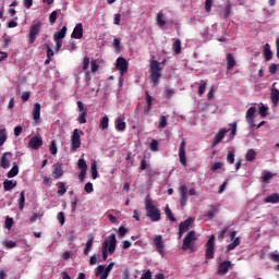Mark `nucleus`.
<instances>
[{"label":"nucleus","mask_w":279,"mask_h":279,"mask_svg":"<svg viewBox=\"0 0 279 279\" xmlns=\"http://www.w3.org/2000/svg\"><path fill=\"white\" fill-rule=\"evenodd\" d=\"M45 47L47 49V58H51L52 56H54L53 49H51L49 44H45Z\"/></svg>","instance_id":"nucleus-59"},{"label":"nucleus","mask_w":279,"mask_h":279,"mask_svg":"<svg viewBox=\"0 0 279 279\" xmlns=\"http://www.w3.org/2000/svg\"><path fill=\"white\" fill-rule=\"evenodd\" d=\"M150 151H158V142L156 140L150 142Z\"/></svg>","instance_id":"nucleus-57"},{"label":"nucleus","mask_w":279,"mask_h":279,"mask_svg":"<svg viewBox=\"0 0 279 279\" xmlns=\"http://www.w3.org/2000/svg\"><path fill=\"white\" fill-rule=\"evenodd\" d=\"M227 60V71H232L234 66H236V59H234V54L228 53L226 57Z\"/></svg>","instance_id":"nucleus-22"},{"label":"nucleus","mask_w":279,"mask_h":279,"mask_svg":"<svg viewBox=\"0 0 279 279\" xmlns=\"http://www.w3.org/2000/svg\"><path fill=\"white\" fill-rule=\"evenodd\" d=\"M108 239L109 241L105 240L102 242V247H101L102 260H108V253L114 254V252L117 251V235L112 233L108 236Z\"/></svg>","instance_id":"nucleus-2"},{"label":"nucleus","mask_w":279,"mask_h":279,"mask_svg":"<svg viewBox=\"0 0 279 279\" xmlns=\"http://www.w3.org/2000/svg\"><path fill=\"white\" fill-rule=\"evenodd\" d=\"M180 193V206L184 208L186 206V197L189 196V187L186 185H181L179 187Z\"/></svg>","instance_id":"nucleus-12"},{"label":"nucleus","mask_w":279,"mask_h":279,"mask_svg":"<svg viewBox=\"0 0 279 279\" xmlns=\"http://www.w3.org/2000/svg\"><path fill=\"white\" fill-rule=\"evenodd\" d=\"M140 279H151V270L144 271Z\"/></svg>","instance_id":"nucleus-64"},{"label":"nucleus","mask_w":279,"mask_h":279,"mask_svg":"<svg viewBox=\"0 0 279 279\" xmlns=\"http://www.w3.org/2000/svg\"><path fill=\"white\" fill-rule=\"evenodd\" d=\"M153 244L162 258L165 256V242L162 241V235H156L153 240Z\"/></svg>","instance_id":"nucleus-10"},{"label":"nucleus","mask_w":279,"mask_h":279,"mask_svg":"<svg viewBox=\"0 0 279 279\" xmlns=\"http://www.w3.org/2000/svg\"><path fill=\"white\" fill-rule=\"evenodd\" d=\"M109 123H110V119L108 118V116L102 117L99 122V129L102 131L108 130Z\"/></svg>","instance_id":"nucleus-31"},{"label":"nucleus","mask_w":279,"mask_h":279,"mask_svg":"<svg viewBox=\"0 0 279 279\" xmlns=\"http://www.w3.org/2000/svg\"><path fill=\"white\" fill-rule=\"evenodd\" d=\"M116 66L120 71L121 75H125V73H128V60H125V58H118Z\"/></svg>","instance_id":"nucleus-15"},{"label":"nucleus","mask_w":279,"mask_h":279,"mask_svg":"<svg viewBox=\"0 0 279 279\" xmlns=\"http://www.w3.org/2000/svg\"><path fill=\"white\" fill-rule=\"evenodd\" d=\"M5 156H12V153H4L0 160V167L2 169H10V159L5 158Z\"/></svg>","instance_id":"nucleus-27"},{"label":"nucleus","mask_w":279,"mask_h":279,"mask_svg":"<svg viewBox=\"0 0 279 279\" xmlns=\"http://www.w3.org/2000/svg\"><path fill=\"white\" fill-rule=\"evenodd\" d=\"M205 258L206 260L215 258V234H211L206 243Z\"/></svg>","instance_id":"nucleus-7"},{"label":"nucleus","mask_w":279,"mask_h":279,"mask_svg":"<svg viewBox=\"0 0 279 279\" xmlns=\"http://www.w3.org/2000/svg\"><path fill=\"white\" fill-rule=\"evenodd\" d=\"M5 141H8V135L5 134V129L0 130V147H3L5 144Z\"/></svg>","instance_id":"nucleus-43"},{"label":"nucleus","mask_w":279,"mask_h":279,"mask_svg":"<svg viewBox=\"0 0 279 279\" xmlns=\"http://www.w3.org/2000/svg\"><path fill=\"white\" fill-rule=\"evenodd\" d=\"M179 160L182 167H186V140H182L179 146Z\"/></svg>","instance_id":"nucleus-9"},{"label":"nucleus","mask_w":279,"mask_h":279,"mask_svg":"<svg viewBox=\"0 0 279 279\" xmlns=\"http://www.w3.org/2000/svg\"><path fill=\"white\" fill-rule=\"evenodd\" d=\"M14 225V219L12 218H7L5 219V228L7 230H12V226Z\"/></svg>","instance_id":"nucleus-55"},{"label":"nucleus","mask_w":279,"mask_h":279,"mask_svg":"<svg viewBox=\"0 0 279 279\" xmlns=\"http://www.w3.org/2000/svg\"><path fill=\"white\" fill-rule=\"evenodd\" d=\"M230 227L226 226L218 232V239H223Z\"/></svg>","instance_id":"nucleus-54"},{"label":"nucleus","mask_w":279,"mask_h":279,"mask_svg":"<svg viewBox=\"0 0 279 279\" xmlns=\"http://www.w3.org/2000/svg\"><path fill=\"white\" fill-rule=\"evenodd\" d=\"M195 241H197V233L194 230L187 232L183 239L181 250H183V252H186L187 250H190V252H195Z\"/></svg>","instance_id":"nucleus-3"},{"label":"nucleus","mask_w":279,"mask_h":279,"mask_svg":"<svg viewBox=\"0 0 279 279\" xmlns=\"http://www.w3.org/2000/svg\"><path fill=\"white\" fill-rule=\"evenodd\" d=\"M32 96V94L29 92H23L22 93V101H29V97Z\"/></svg>","instance_id":"nucleus-63"},{"label":"nucleus","mask_w":279,"mask_h":279,"mask_svg":"<svg viewBox=\"0 0 279 279\" xmlns=\"http://www.w3.org/2000/svg\"><path fill=\"white\" fill-rule=\"evenodd\" d=\"M49 151L52 154V156H56L58 154V146L56 145V141H52L49 146Z\"/></svg>","instance_id":"nucleus-48"},{"label":"nucleus","mask_w":279,"mask_h":279,"mask_svg":"<svg viewBox=\"0 0 279 279\" xmlns=\"http://www.w3.org/2000/svg\"><path fill=\"white\" fill-rule=\"evenodd\" d=\"M84 191L85 193H93L94 191L93 184L90 182H87L84 186Z\"/></svg>","instance_id":"nucleus-58"},{"label":"nucleus","mask_w":279,"mask_h":279,"mask_svg":"<svg viewBox=\"0 0 279 279\" xmlns=\"http://www.w3.org/2000/svg\"><path fill=\"white\" fill-rule=\"evenodd\" d=\"M264 58L267 62L274 58V52H271V46L269 44H265L264 46Z\"/></svg>","instance_id":"nucleus-26"},{"label":"nucleus","mask_w":279,"mask_h":279,"mask_svg":"<svg viewBox=\"0 0 279 279\" xmlns=\"http://www.w3.org/2000/svg\"><path fill=\"white\" fill-rule=\"evenodd\" d=\"M255 114H256V107H250L245 116V121L250 128H256V124L254 123Z\"/></svg>","instance_id":"nucleus-11"},{"label":"nucleus","mask_w":279,"mask_h":279,"mask_svg":"<svg viewBox=\"0 0 279 279\" xmlns=\"http://www.w3.org/2000/svg\"><path fill=\"white\" fill-rule=\"evenodd\" d=\"M162 68H160V62L153 60L150 63V80L154 83V86H158L160 83V77H162Z\"/></svg>","instance_id":"nucleus-4"},{"label":"nucleus","mask_w":279,"mask_h":279,"mask_svg":"<svg viewBox=\"0 0 279 279\" xmlns=\"http://www.w3.org/2000/svg\"><path fill=\"white\" fill-rule=\"evenodd\" d=\"M113 267H114V262H111L107 267L104 265H99L95 269V276H101V274H104L100 279H108V277L110 276V271H112Z\"/></svg>","instance_id":"nucleus-6"},{"label":"nucleus","mask_w":279,"mask_h":279,"mask_svg":"<svg viewBox=\"0 0 279 279\" xmlns=\"http://www.w3.org/2000/svg\"><path fill=\"white\" fill-rule=\"evenodd\" d=\"M40 110H41L40 104L36 102L33 107V112H32L34 121H40Z\"/></svg>","instance_id":"nucleus-24"},{"label":"nucleus","mask_w":279,"mask_h":279,"mask_svg":"<svg viewBox=\"0 0 279 279\" xmlns=\"http://www.w3.org/2000/svg\"><path fill=\"white\" fill-rule=\"evenodd\" d=\"M165 128H167V116H160L158 130H165Z\"/></svg>","instance_id":"nucleus-39"},{"label":"nucleus","mask_w":279,"mask_h":279,"mask_svg":"<svg viewBox=\"0 0 279 279\" xmlns=\"http://www.w3.org/2000/svg\"><path fill=\"white\" fill-rule=\"evenodd\" d=\"M165 214L168 217V219H170V221H177L175 216L173 215V211H171V208H169V205H166Z\"/></svg>","instance_id":"nucleus-37"},{"label":"nucleus","mask_w":279,"mask_h":279,"mask_svg":"<svg viewBox=\"0 0 279 279\" xmlns=\"http://www.w3.org/2000/svg\"><path fill=\"white\" fill-rule=\"evenodd\" d=\"M207 82L202 80L198 86V95L199 97H202V95H204V93H206V86H207Z\"/></svg>","instance_id":"nucleus-40"},{"label":"nucleus","mask_w":279,"mask_h":279,"mask_svg":"<svg viewBox=\"0 0 279 279\" xmlns=\"http://www.w3.org/2000/svg\"><path fill=\"white\" fill-rule=\"evenodd\" d=\"M270 99H271V102L274 104V106H278L279 90H278V88H276V83L272 84Z\"/></svg>","instance_id":"nucleus-23"},{"label":"nucleus","mask_w":279,"mask_h":279,"mask_svg":"<svg viewBox=\"0 0 279 279\" xmlns=\"http://www.w3.org/2000/svg\"><path fill=\"white\" fill-rule=\"evenodd\" d=\"M265 204H279V194L272 193L264 198Z\"/></svg>","instance_id":"nucleus-25"},{"label":"nucleus","mask_w":279,"mask_h":279,"mask_svg":"<svg viewBox=\"0 0 279 279\" xmlns=\"http://www.w3.org/2000/svg\"><path fill=\"white\" fill-rule=\"evenodd\" d=\"M43 145V137L35 135L28 142V147L31 149H40Z\"/></svg>","instance_id":"nucleus-18"},{"label":"nucleus","mask_w":279,"mask_h":279,"mask_svg":"<svg viewBox=\"0 0 279 279\" xmlns=\"http://www.w3.org/2000/svg\"><path fill=\"white\" fill-rule=\"evenodd\" d=\"M173 94H174L173 89H171V88H166V90H165V97H167V99H171V97H173Z\"/></svg>","instance_id":"nucleus-61"},{"label":"nucleus","mask_w":279,"mask_h":279,"mask_svg":"<svg viewBox=\"0 0 279 279\" xmlns=\"http://www.w3.org/2000/svg\"><path fill=\"white\" fill-rule=\"evenodd\" d=\"M77 167L81 171H88V165H86V160L84 159H78Z\"/></svg>","instance_id":"nucleus-47"},{"label":"nucleus","mask_w":279,"mask_h":279,"mask_svg":"<svg viewBox=\"0 0 279 279\" xmlns=\"http://www.w3.org/2000/svg\"><path fill=\"white\" fill-rule=\"evenodd\" d=\"M15 186H16V181L8 180V179L3 181L4 191H12V189H15Z\"/></svg>","instance_id":"nucleus-30"},{"label":"nucleus","mask_w":279,"mask_h":279,"mask_svg":"<svg viewBox=\"0 0 279 279\" xmlns=\"http://www.w3.org/2000/svg\"><path fill=\"white\" fill-rule=\"evenodd\" d=\"M227 162H229V165H234V151H232V150L228 151Z\"/></svg>","instance_id":"nucleus-49"},{"label":"nucleus","mask_w":279,"mask_h":279,"mask_svg":"<svg viewBox=\"0 0 279 279\" xmlns=\"http://www.w3.org/2000/svg\"><path fill=\"white\" fill-rule=\"evenodd\" d=\"M58 21V11H52L49 16V22L51 25Z\"/></svg>","instance_id":"nucleus-51"},{"label":"nucleus","mask_w":279,"mask_h":279,"mask_svg":"<svg viewBox=\"0 0 279 279\" xmlns=\"http://www.w3.org/2000/svg\"><path fill=\"white\" fill-rule=\"evenodd\" d=\"M145 210L146 217H148L150 221L158 222L160 219H162L160 209L158 206H156V203H154V199H151L149 196H147L145 199Z\"/></svg>","instance_id":"nucleus-1"},{"label":"nucleus","mask_w":279,"mask_h":279,"mask_svg":"<svg viewBox=\"0 0 279 279\" xmlns=\"http://www.w3.org/2000/svg\"><path fill=\"white\" fill-rule=\"evenodd\" d=\"M258 112H259L260 117H262L263 119H265V117H267V114H268V112H269V107H267V106H265V105H262V106L259 107Z\"/></svg>","instance_id":"nucleus-45"},{"label":"nucleus","mask_w":279,"mask_h":279,"mask_svg":"<svg viewBox=\"0 0 279 279\" xmlns=\"http://www.w3.org/2000/svg\"><path fill=\"white\" fill-rule=\"evenodd\" d=\"M119 236H125L126 234H128V228H125V227H123V226H121L120 228H119Z\"/></svg>","instance_id":"nucleus-62"},{"label":"nucleus","mask_w":279,"mask_h":279,"mask_svg":"<svg viewBox=\"0 0 279 279\" xmlns=\"http://www.w3.org/2000/svg\"><path fill=\"white\" fill-rule=\"evenodd\" d=\"M172 49H173L174 53H177V54L182 53V40L177 39V40L172 44Z\"/></svg>","instance_id":"nucleus-32"},{"label":"nucleus","mask_w":279,"mask_h":279,"mask_svg":"<svg viewBox=\"0 0 279 279\" xmlns=\"http://www.w3.org/2000/svg\"><path fill=\"white\" fill-rule=\"evenodd\" d=\"M101 258V255H93L89 259V265H95Z\"/></svg>","instance_id":"nucleus-56"},{"label":"nucleus","mask_w":279,"mask_h":279,"mask_svg":"<svg viewBox=\"0 0 279 279\" xmlns=\"http://www.w3.org/2000/svg\"><path fill=\"white\" fill-rule=\"evenodd\" d=\"M57 219H58V221H59V223L61 226H64V223L66 221V218L64 217V213L63 211L58 213Z\"/></svg>","instance_id":"nucleus-50"},{"label":"nucleus","mask_w":279,"mask_h":279,"mask_svg":"<svg viewBox=\"0 0 279 279\" xmlns=\"http://www.w3.org/2000/svg\"><path fill=\"white\" fill-rule=\"evenodd\" d=\"M19 175V166L14 165L12 169L7 173L8 178H16Z\"/></svg>","instance_id":"nucleus-38"},{"label":"nucleus","mask_w":279,"mask_h":279,"mask_svg":"<svg viewBox=\"0 0 279 279\" xmlns=\"http://www.w3.org/2000/svg\"><path fill=\"white\" fill-rule=\"evenodd\" d=\"M230 267H232V262L230 260H225L220 263L217 271L218 276H226V274L230 271Z\"/></svg>","instance_id":"nucleus-16"},{"label":"nucleus","mask_w":279,"mask_h":279,"mask_svg":"<svg viewBox=\"0 0 279 279\" xmlns=\"http://www.w3.org/2000/svg\"><path fill=\"white\" fill-rule=\"evenodd\" d=\"M245 159H246L248 162H254V160H256V150H254V149H248V150L246 151Z\"/></svg>","instance_id":"nucleus-33"},{"label":"nucleus","mask_w":279,"mask_h":279,"mask_svg":"<svg viewBox=\"0 0 279 279\" xmlns=\"http://www.w3.org/2000/svg\"><path fill=\"white\" fill-rule=\"evenodd\" d=\"M268 71L270 75H276V73H278V64L271 63L268 68Z\"/></svg>","instance_id":"nucleus-52"},{"label":"nucleus","mask_w":279,"mask_h":279,"mask_svg":"<svg viewBox=\"0 0 279 279\" xmlns=\"http://www.w3.org/2000/svg\"><path fill=\"white\" fill-rule=\"evenodd\" d=\"M43 27V24L40 22H37L33 24L29 28V34H28V45H34L36 43V36L40 34V28Z\"/></svg>","instance_id":"nucleus-5"},{"label":"nucleus","mask_w":279,"mask_h":279,"mask_svg":"<svg viewBox=\"0 0 279 279\" xmlns=\"http://www.w3.org/2000/svg\"><path fill=\"white\" fill-rule=\"evenodd\" d=\"M193 223H195V219L189 217L185 221L180 222L179 228L184 232H189V230H191V228L193 227Z\"/></svg>","instance_id":"nucleus-20"},{"label":"nucleus","mask_w":279,"mask_h":279,"mask_svg":"<svg viewBox=\"0 0 279 279\" xmlns=\"http://www.w3.org/2000/svg\"><path fill=\"white\" fill-rule=\"evenodd\" d=\"M10 43H12V37H10V35H8V34H3L2 35V47H8V45H10Z\"/></svg>","instance_id":"nucleus-46"},{"label":"nucleus","mask_w":279,"mask_h":279,"mask_svg":"<svg viewBox=\"0 0 279 279\" xmlns=\"http://www.w3.org/2000/svg\"><path fill=\"white\" fill-rule=\"evenodd\" d=\"M230 14H232V3L227 2V4L225 5V13H223L225 19H228Z\"/></svg>","instance_id":"nucleus-44"},{"label":"nucleus","mask_w":279,"mask_h":279,"mask_svg":"<svg viewBox=\"0 0 279 279\" xmlns=\"http://www.w3.org/2000/svg\"><path fill=\"white\" fill-rule=\"evenodd\" d=\"M57 186H58L57 194L59 195V197H64V195H66V183L59 182L57 183Z\"/></svg>","instance_id":"nucleus-28"},{"label":"nucleus","mask_w":279,"mask_h":279,"mask_svg":"<svg viewBox=\"0 0 279 279\" xmlns=\"http://www.w3.org/2000/svg\"><path fill=\"white\" fill-rule=\"evenodd\" d=\"M114 125H116V130L118 132H124L126 124L125 121H123V119L119 118L114 121Z\"/></svg>","instance_id":"nucleus-29"},{"label":"nucleus","mask_w":279,"mask_h":279,"mask_svg":"<svg viewBox=\"0 0 279 279\" xmlns=\"http://www.w3.org/2000/svg\"><path fill=\"white\" fill-rule=\"evenodd\" d=\"M64 175V170H62V163L57 162L52 166V178L54 180H60Z\"/></svg>","instance_id":"nucleus-17"},{"label":"nucleus","mask_w":279,"mask_h":279,"mask_svg":"<svg viewBox=\"0 0 279 279\" xmlns=\"http://www.w3.org/2000/svg\"><path fill=\"white\" fill-rule=\"evenodd\" d=\"M231 241L232 243L227 246V252H232V250H236L241 245V238H236V231L231 232Z\"/></svg>","instance_id":"nucleus-14"},{"label":"nucleus","mask_w":279,"mask_h":279,"mask_svg":"<svg viewBox=\"0 0 279 279\" xmlns=\"http://www.w3.org/2000/svg\"><path fill=\"white\" fill-rule=\"evenodd\" d=\"M90 174L93 180H97L99 178V172L97 171V162H93L90 166Z\"/></svg>","instance_id":"nucleus-35"},{"label":"nucleus","mask_w":279,"mask_h":279,"mask_svg":"<svg viewBox=\"0 0 279 279\" xmlns=\"http://www.w3.org/2000/svg\"><path fill=\"white\" fill-rule=\"evenodd\" d=\"M66 32H69V28L66 26H63L61 31L53 33V40L61 41L64 40L66 37Z\"/></svg>","instance_id":"nucleus-21"},{"label":"nucleus","mask_w":279,"mask_h":279,"mask_svg":"<svg viewBox=\"0 0 279 279\" xmlns=\"http://www.w3.org/2000/svg\"><path fill=\"white\" fill-rule=\"evenodd\" d=\"M165 14L162 12L157 13V25L159 27H165L167 25V21L163 20Z\"/></svg>","instance_id":"nucleus-34"},{"label":"nucleus","mask_w":279,"mask_h":279,"mask_svg":"<svg viewBox=\"0 0 279 279\" xmlns=\"http://www.w3.org/2000/svg\"><path fill=\"white\" fill-rule=\"evenodd\" d=\"M19 208L23 210L25 208V191L20 192Z\"/></svg>","instance_id":"nucleus-36"},{"label":"nucleus","mask_w":279,"mask_h":279,"mask_svg":"<svg viewBox=\"0 0 279 279\" xmlns=\"http://www.w3.org/2000/svg\"><path fill=\"white\" fill-rule=\"evenodd\" d=\"M71 38H75L76 40H82V38H84V25L82 23L76 24Z\"/></svg>","instance_id":"nucleus-13"},{"label":"nucleus","mask_w":279,"mask_h":279,"mask_svg":"<svg viewBox=\"0 0 279 279\" xmlns=\"http://www.w3.org/2000/svg\"><path fill=\"white\" fill-rule=\"evenodd\" d=\"M210 210L206 213L205 217H208V219H213L215 217V214L217 213L218 208L215 205L209 206Z\"/></svg>","instance_id":"nucleus-41"},{"label":"nucleus","mask_w":279,"mask_h":279,"mask_svg":"<svg viewBox=\"0 0 279 279\" xmlns=\"http://www.w3.org/2000/svg\"><path fill=\"white\" fill-rule=\"evenodd\" d=\"M205 10L206 12H210V10H213V0L205 1Z\"/></svg>","instance_id":"nucleus-60"},{"label":"nucleus","mask_w":279,"mask_h":279,"mask_svg":"<svg viewBox=\"0 0 279 279\" xmlns=\"http://www.w3.org/2000/svg\"><path fill=\"white\" fill-rule=\"evenodd\" d=\"M226 134H228V129H220L214 137L213 145H219L226 138Z\"/></svg>","instance_id":"nucleus-19"},{"label":"nucleus","mask_w":279,"mask_h":279,"mask_svg":"<svg viewBox=\"0 0 279 279\" xmlns=\"http://www.w3.org/2000/svg\"><path fill=\"white\" fill-rule=\"evenodd\" d=\"M88 66H90V58L85 57L83 59V71H87Z\"/></svg>","instance_id":"nucleus-53"},{"label":"nucleus","mask_w":279,"mask_h":279,"mask_svg":"<svg viewBox=\"0 0 279 279\" xmlns=\"http://www.w3.org/2000/svg\"><path fill=\"white\" fill-rule=\"evenodd\" d=\"M88 116V111H80L77 121L81 124L86 123V117Z\"/></svg>","instance_id":"nucleus-42"},{"label":"nucleus","mask_w":279,"mask_h":279,"mask_svg":"<svg viewBox=\"0 0 279 279\" xmlns=\"http://www.w3.org/2000/svg\"><path fill=\"white\" fill-rule=\"evenodd\" d=\"M71 151H76L82 147V137L80 136V130L75 129L71 136Z\"/></svg>","instance_id":"nucleus-8"}]
</instances>
